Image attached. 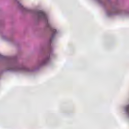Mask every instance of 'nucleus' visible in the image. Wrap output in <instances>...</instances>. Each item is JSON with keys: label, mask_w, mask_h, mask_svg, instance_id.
<instances>
[{"label": "nucleus", "mask_w": 129, "mask_h": 129, "mask_svg": "<svg viewBox=\"0 0 129 129\" xmlns=\"http://www.w3.org/2000/svg\"><path fill=\"white\" fill-rule=\"evenodd\" d=\"M36 24L39 23H44L45 27L39 33V37L45 38L49 31V37L48 44L46 50L42 53L41 58H40L31 67H27L23 62H20L17 59L18 55L16 56H4L0 54L1 64L0 74L4 72H35L39 70L42 66L47 65L50 62V56L53 55V47L52 43L56 38V35L58 31L55 29L52 28L49 23V19H33Z\"/></svg>", "instance_id": "nucleus-1"}, {"label": "nucleus", "mask_w": 129, "mask_h": 129, "mask_svg": "<svg viewBox=\"0 0 129 129\" xmlns=\"http://www.w3.org/2000/svg\"><path fill=\"white\" fill-rule=\"evenodd\" d=\"M99 5L104 8L106 13L109 17L120 15V16H129V9L121 10L119 9V2H115L111 0H95Z\"/></svg>", "instance_id": "nucleus-2"}, {"label": "nucleus", "mask_w": 129, "mask_h": 129, "mask_svg": "<svg viewBox=\"0 0 129 129\" xmlns=\"http://www.w3.org/2000/svg\"><path fill=\"white\" fill-rule=\"evenodd\" d=\"M2 38L6 42H9L10 43H14L15 42V39L13 36L9 37V36H8L7 35L2 34Z\"/></svg>", "instance_id": "nucleus-3"}, {"label": "nucleus", "mask_w": 129, "mask_h": 129, "mask_svg": "<svg viewBox=\"0 0 129 129\" xmlns=\"http://www.w3.org/2000/svg\"><path fill=\"white\" fill-rule=\"evenodd\" d=\"M5 26V21L1 20L0 21V27H4Z\"/></svg>", "instance_id": "nucleus-4"}]
</instances>
